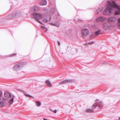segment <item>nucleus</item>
I'll list each match as a JSON object with an SVG mask.
<instances>
[{"instance_id": "34", "label": "nucleus", "mask_w": 120, "mask_h": 120, "mask_svg": "<svg viewBox=\"0 0 120 120\" xmlns=\"http://www.w3.org/2000/svg\"><path fill=\"white\" fill-rule=\"evenodd\" d=\"M94 33H93L92 34H91V35H90V37H92V36H95V35H93V34Z\"/></svg>"}, {"instance_id": "33", "label": "nucleus", "mask_w": 120, "mask_h": 120, "mask_svg": "<svg viewBox=\"0 0 120 120\" xmlns=\"http://www.w3.org/2000/svg\"><path fill=\"white\" fill-rule=\"evenodd\" d=\"M53 112L54 113H56L57 112V111L56 110H55L53 111Z\"/></svg>"}, {"instance_id": "35", "label": "nucleus", "mask_w": 120, "mask_h": 120, "mask_svg": "<svg viewBox=\"0 0 120 120\" xmlns=\"http://www.w3.org/2000/svg\"><path fill=\"white\" fill-rule=\"evenodd\" d=\"M39 20H38V21H37V22H39V23H40L41 24H42V23L40 21H39Z\"/></svg>"}, {"instance_id": "1", "label": "nucleus", "mask_w": 120, "mask_h": 120, "mask_svg": "<svg viewBox=\"0 0 120 120\" xmlns=\"http://www.w3.org/2000/svg\"><path fill=\"white\" fill-rule=\"evenodd\" d=\"M107 3L108 6L105 10L104 11L103 14L105 15H110L112 14L111 12L113 9V1L108 0Z\"/></svg>"}, {"instance_id": "29", "label": "nucleus", "mask_w": 120, "mask_h": 120, "mask_svg": "<svg viewBox=\"0 0 120 120\" xmlns=\"http://www.w3.org/2000/svg\"><path fill=\"white\" fill-rule=\"evenodd\" d=\"M2 95V92L1 91H0V97H1Z\"/></svg>"}, {"instance_id": "5", "label": "nucleus", "mask_w": 120, "mask_h": 120, "mask_svg": "<svg viewBox=\"0 0 120 120\" xmlns=\"http://www.w3.org/2000/svg\"><path fill=\"white\" fill-rule=\"evenodd\" d=\"M113 8H115L117 9L115 11V14L116 15H118L120 14V7L116 4L115 2L113 1Z\"/></svg>"}, {"instance_id": "24", "label": "nucleus", "mask_w": 120, "mask_h": 120, "mask_svg": "<svg viewBox=\"0 0 120 120\" xmlns=\"http://www.w3.org/2000/svg\"><path fill=\"white\" fill-rule=\"evenodd\" d=\"M97 107V105L96 103H95L92 106V108L93 109H95Z\"/></svg>"}, {"instance_id": "7", "label": "nucleus", "mask_w": 120, "mask_h": 120, "mask_svg": "<svg viewBox=\"0 0 120 120\" xmlns=\"http://www.w3.org/2000/svg\"><path fill=\"white\" fill-rule=\"evenodd\" d=\"M82 33L83 37H86L89 34V32L87 29L85 28L82 30Z\"/></svg>"}, {"instance_id": "8", "label": "nucleus", "mask_w": 120, "mask_h": 120, "mask_svg": "<svg viewBox=\"0 0 120 120\" xmlns=\"http://www.w3.org/2000/svg\"><path fill=\"white\" fill-rule=\"evenodd\" d=\"M40 7L36 5L33 7L31 9V10L33 11H37L40 10Z\"/></svg>"}, {"instance_id": "37", "label": "nucleus", "mask_w": 120, "mask_h": 120, "mask_svg": "<svg viewBox=\"0 0 120 120\" xmlns=\"http://www.w3.org/2000/svg\"><path fill=\"white\" fill-rule=\"evenodd\" d=\"M50 110L52 111H53V110H52V109H51Z\"/></svg>"}, {"instance_id": "16", "label": "nucleus", "mask_w": 120, "mask_h": 120, "mask_svg": "<svg viewBox=\"0 0 120 120\" xmlns=\"http://www.w3.org/2000/svg\"><path fill=\"white\" fill-rule=\"evenodd\" d=\"M103 7H101L98 9L96 11V12L97 14L98 13V11H101L103 10Z\"/></svg>"}, {"instance_id": "30", "label": "nucleus", "mask_w": 120, "mask_h": 120, "mask_svg": "<svg viewBox=\"0 0 120 120\" xmlns=\"http://www.w3.org/2000/svg\"><path fill=\"white\" fill-rule=\"evenodd\" d=\"M41 28L43 29H45V28L44 26H41Z\"/></svg>"}, {"instance_id": "25", "label": "nucleus", "mask_w": 120, "mask_h": 120, "mask_svg": "<svg viewBox=\"0 0 120 120\" xmlns=\"http://www.w3.org/2000/svg\"><path fill=\"white\" fill-rule=\"evenodd\" d=\"M118 26L120 28V18H119L118 19Z\"/></svg>"}, {"instance_id": "38", "label": "nucleus", "mask_w": 120, "mask_h": 120, "mask_svg": "<svg viewBox=\"0 0 120 120\" xmlns=\"http://www.w3.org/2000/svg\"><path fill=\"white\" fill-rule=\"evenodd\" d=\"M98 99H97V100L95 101H98Z\"/></svg>"}, {"instance_id": "36", "label": "nucleus", "mask_w": 120, "mask_h": 120, "mask_svg": "<svg viewBox=\"0 0 120 120\" xmlns=\"http://www.w3.org/2000/svg\"><path fill=\"white\" fill-rule=\"evenodd\" d=\"M43 120H48L47 119H46L45 118H43Z\"/></svg>"}, {"instance_id": "6", "label": "nucleus", "mask_w": 120, "mask_h": 120, "mask_svg": "<svg viewBox=\"0 0 120 120\" xmlns=\"http://www.w3.org/2000/svg\"><path fill=\"white\" fill-rule=\"evenodd\" d=\"M75 81L74 79L65 80L59 82L60 85H62L69 83H71Z\"/></svg>"}, {"instance_id": "13", "label": "nucleus", "mask_w": 120, "mask_h": 120, "mask_svg": "<svg viewBox=\"0 0 120 120\" xmlns=\"http://www.w3.org/2000/svg\"><path fill=\"white\" fill-rule=\"evenodd\" d=\"M101 31L98 30V31H96L93 34V35H95V36H98L101 34Z\"/></svg>"}, {"instance_id": "23", "label": "nucleus", "mask_w": 120, "mask_h": 120, "mask_svg": "<svg viewBox=\"0 0 120 120\" xmlns=\"http://www.w3.org/2000/svg\"><path fill=\"white\" fill-rule=\"evenodd\" d=\"M103 27L104 28L105 30H107L108 28V26L107 25H104L103 26Z\"/></svg>"}, {"instance_id": "17", "label": "nucleus", "mask_w": 120, "mask_h": 120, "mask_svg": "<svg viewBox=\"0 0 120 120\" xmlns=\"http://www.w3.org/2000/svg\"><path fill=\"white\" fill-rule=\"evenodd\" d=\"M51 19V18H46V19H44L43 20V21L44 22H47L48 21H49Z\"/></svg>"}, {"instance_id": "2", "label": "nucleus", "mask_w": 120, "mask_h": 120, "mask_svg": "<svg viewBox=\"0 0 120 120\" xmlns=\"http://www.w3.org/2000/svg\"><path fill=\"white\" fill-rule=\"evenodd\" d=\"M31 16L32 19L36 21L41 19L43 18L42 14L38 12H34L32 13Z\"/></svg>"}, {"instance_id": "11", "label": "nucleus", "mask_w": 120, "mask_h": 120, "mask_svg": "<svg viewBox=\"0 0 120 120\" xmlns=\"http://www.w3.org/2000/svg\"><path fill=\"white\" fill-rule=\"evenodd\" d=\"M4 96L7 98H10L11 97V95L10 93L8 91H6L4 93Z\"/></svg>"}, {"instance_id": "12", "label": "nucleus", "mask_w": 120, "mask_h": 120, "mask_svg": "<svg viewBox=\"0 0 120 120\" xmlns=\"http://www.w3.org/2000/svg\"><path fill=\"white\" fill-rule=\"evenodd\" d=\"M47 2L46 0H43L39 3V4L40 5H44L46 4Z\"/></svg>"}, {"instance_id": "21", "label": "nucleus", "mask_w": 120, "mask_h": 120, "mask_svg": "<svg viewBox=\"0 0 120 120\" xmlns=\"http://www.w3.org/2000/svg\"><path fill=\"white\" fill-rule=\"evenodd\" d=\"M36 106L38 107L40 106L41 104V102L39 101H36Z\"/></svg>"}, {"instance_id": "18", "label": "nucleus", "mask_w": 120, "mask_h": 120, "mask_svg": "<svg viewBox=\"0 0 120 120\" xmlns=\"http://www.w3.org/2000/svg\"><path fill=\"white\" fill-rule=\"evenodd\" d=\"M51 24L52 25L54 26H56L57 27H58L59 26V24L58 23H52Z\"/></svg>"}, {"instance_id": "32", "label": "nucleus", "mask_w": 120, "mask_h": 120, "mask_svg": "<svg viewBox=\"0 0 120 120\" xmlns=\"http://www.w3.org/2000/svg\"><path fill=\"white\" fill-rule=\"evenodd\" d=\"M58 45H59L60 46V42L59 41H58Z\"/></svg>"}, {"instance_id": "3", "label": "nucleus", "mask_w": 120, "mask_h": 120, "mask_svg": "<svg viewBox=\"0 0 120 120\" xmlns=\"http://www.w3.org/2000/svg\"><path fill=\"white\" fill-rule=\"evenodd\" d=\"M21 15V14L20 12H17L15 11L7 16L6 17V18L8 19H12L17 16H20Z\"/></svg>"}, {"instance_id": "20", "label": "nucleus", "mask_w": 120, "mask_h": 120, "mask_svg": "<svg viewBox=\"0 0 120 120\" xmlns=\"http://www.w3.org/2000/svg\"><path fill=\"white\" fill-rule=\"evenodd\" d=\"M14 99L13 98V97L12 98L10 99V100L9 101V103L10 104H11L13 101Z\"/></svg>"}, {"instance_id": "14", "label": "nucleus", "mask_w": 120, "mask_h": 120, "mask_svg": "<svg viewBox=\"0 0 120 120\" xmlns=\"http://www.w3.org/2000/svg\"><path fill=\"white\" fill-rule=\"evenodd\" d=\"M45 82L47 85L49 87H52V86L49 80H47L45 81Z\"/></svg>"}, {"instance_id": "27", "label": "nucleus", "mask_w": 120, "mask_h": 120, "mask_svg": "<svg viewBox=\"0 0 120 120\" xmlns=\"http://www.w3.org/2000/svg\"><path fill=\"white\" fill-rule=\"evenodd\" d=\"M16 55V53L12 54L11 55H9L8 56L9 57H11L14 56Z\"/></svg>"}, {"instance_id": "26", "label": "nucleus", "mask_w": 120, "mask_h": 120, "mask_svg": "<svg viewBox=\"0 0 120 120\" xmlns=\"http://www.w3.org/2000/svg\"><path fill=\"white\" fill-rule=\"evenodd\" d=\"M99 103L100 105V107L101 108L102 106V103L101 101H99Z\"/></svg>"}, {"instance_id": "15", "label": "nucleus", "mask_w": 120, "mask_h": 120, "mask_svg": "<svg viewBox=\"0 0 120 120\" xmlns=\"http://www.w3.org/2000/svg\"><path fill=\"white\" fill-rule=\"evenodd\" d=\"M56 10V7H54L51 8V12L52 13H54Z\"/></svg>"}, {"instance_id": "28", "label": "nucleus", "mask_w": 120, "mask_h": 120, "mask_svg": "<svg viewBox=\"0 0 120 120\" xmlns=\"http://www.w3.org/2000/svg\"><path fill=\"white\" fill-rule=\"evenodd\" d=\"M94 43V42L93 41H92L89 42L88 43L89 44H93Z\"/></svg>"}, {"instance_id": "9", "label": "nucleus", "mask_w": 120, "mask_h": 120, "mask_svg": "<svg viewBox=\"0 0 120 120\" xmlns=\"http://www.w3.org/2000/svg\"><path fill=\"white\" fill-rule=\"evenodd\" d=\"M117 18L116 17L113 16L109 18L107 21L109 22H114L117 20Z\"/></svg>"}, {"instance_id": "10", "label": "nucleus", "mask_w": 120, "mask_h": 120, "mask_svg": "<svg viewBox=\"0 0 120 120\" xmlns=\"http://www.w3.org/2000/svg\"><path fill=\"white\" fill-rule=\"evenodd\" d=\"M106 18L104 17H99L97 18L96 20V22L101 21L102 22L104 21L105 20Z\"/></svg>"}, {"instance_id": "4", "label": "nucleus", "mask_w": 120, "mask_h": 120, "mask_svg": "<svg viewBox=\"0 0 120 120\" xmlns=\"http://www.w3.org/2000/svg\"><path fill=\"white\" fill-rule=\"evenodd\" d=\"M25 63V62H23L14 66L13 68V70L16 71L20 70L23 67L22 65L24 64Z\"/></svg>"}, {"instance_id": "19", "label": "nucleus", "mask_w": 120, "mask_h": 120, "mask_svg": "<svg viewBox=\"0 0 120 120\" xmlns=\"http://www.w3.org/2000/svg\"><path fill=\"white\" fill-rule=\"evenodd\" d=\"M4 103L3 101H0V107H3L4 106Z\"/></svg>"}, {"instance_id": "31", "label": "nucleus", "mask_w": 120, "mask_h": 120, "mask_svg": "<svg viewBox=\"0 0 120 120\" xmlns=\"http://www.w3.org/2000/svg\"><path fill=\"white\" fill-rule=\"evenodd\" d=\"M26 95H27L29 97H31L32 98H33V96H32L30 95H29L26 94Z\"/></svg>"}, {"instance_id": "22", "label": "nucleus", "mask_w": 120, "mask_h": 120, "mask_svg": "<svg viewBox=\"0 0 120 120\" xmlns=\"http://www.w3.org/2000/svg\"><path fill=\"white\" fill-rule=\"evenodd\" d=\"M93 111L92 110L90 109H87L86 110V112L88 113L92 112Z\"/></svg>"}]
</instances>
